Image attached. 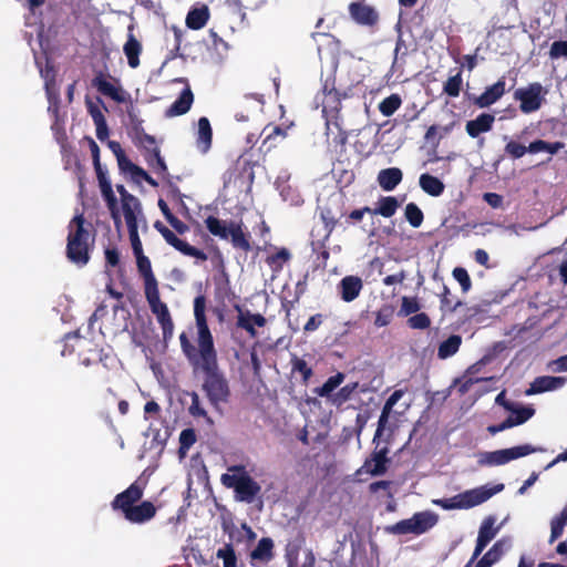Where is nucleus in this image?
<instances>
[{
  "instance_id": "25",
  "label": "nucleus",
  "mask_w": 567,
  "mask_h": 567,
  "mask_svg": "<svg viewBox=\"0 0 567 567\" xmlns=\"http://www.w3.org/2000/svg\"><path fill=\"white\" fill-rule=\"evenodd\" d=\"M495 122V116L489 113H481L475 120L466 122L465 130L472 138L478 137L482 133L489 132Z\"/></svg>"
},
{
  "instance_id": "59",
  "label": "nucleus",
  "mask_w": 567,
  "mask_h": 567,
  "mask_svg": "<svg viewBox=\"0 0 567 567\" xmlns=\"http://www.w3.org/2000/svg\"><path fill=\"white\" fill-rule=\"evenodd\" d=\"M453 277L462 287L463 292H467L472 287V280L465 268L456 267L453 270Z\"/></svg>"
},
{
  "instance_id": "20",
  "label": "nucleus",
  "mask_w": 567,
  "mask_h": 567,
  "mask_svg": "<svg viewBox=\"0 0 567 567\" xmlns=\"http://www.w3.org/2000/svg\"><path fill=\"white\" fill-rule=\"evenodd\" d=\"M134 256L136 258L138 274L144 280V293L158 289V282L152 270L148 257H146L144 252H140Z\"/></svg>"
},
{
  "instance_id": "41",
  "label": "nucleus",
  "mask_w": 567,
  "mask_h": 567,
  "mask_svg": "<svg viewBox=\"0 0 567 567\" xmlns=\"http://www.w3.org/2000/svg\"><path fill=\"white\" fill-rule=\"evenodd\" d=\"M291 373H299L301 375V381L305 385L309 383V380L313 375L312 368L308 365L306 360L302 358H299L298 355L293 354L291 360Z\"/></svg>"
},
{
  "instance_id": "43",
  "label": "nucleus",
  "mask_w": 567,
  "mask_h": 567,
  "mask_svg": "<svg viewBox=\"0 0 567 567\" xmlns=\"http://www.w3.org/2000/svg\"><path fill=\"white\" fill-rule=\"evenodd\" d=\"M358 382H351L346 384L331 396V403L334 406L340 408L342 404H344L347 401L351 399L352 394L358 390Z\"/></svg>"
},
{
  "instance_id": "12",
  "label": "nucleus",
  "mask_w": 567,
  "mask_h": 567,
  "mask_svg": "<svg viewBox=\"0 0 567 567\" xmlns=\"http://www.w3.org/2000/svg\"><path fill=\"white\" fill-rule=\"evenodd\" d=\"M389 452L390 451L388 446L379 447V443H377L375 449L371 455L365 458L358 473H367L371 476H380L385 474L391 462L390 457L388 456Z\"/></svg>"
},
{
  "instance_id": "50",
  "label": "nucleus",
  "mask_w": 567,
  "mask_h": 567,
  "mask_svg": "<svg viewBox=\"0 0 567 567\" xmlns=\"http://www.w3.org/2000/svg\"><path fill=\"white\" fill-rule=\"evenodd\" d=\"M216 557L223 559V567H237V557L234 546L228 543L224 547L219 548L216 553Z\"/></svg>"
},
{
  "instance_id": "1",
  "label": "nucleus",
  "mask_w": 567,
  "mask_h": 567,
  "mask_svg": "<svg viewBox=\"0 0 567 567\" xmlns=\"http://www.w3.org/2000/svg\"><path fill=\"white\" fill-rule=\"evenodd\" d=\"M206 297L198 295L194 299V317L197 328V347L188 334H179L181 349L194 370L203 372L202 390L210 405L219 411L223 404L228 403L231 392L229 381L218 365L217 351L214 337L206 318Z\"/></svg>"
},
{
  "instance_id": "61",
  "label": "nucleus",
  "mask_w": 567,
  "mask_h": 567,
  "mask_svg": "<svg viewBox=\"0 0 567 567\" xmlns=\"http://www.w3.org/2000/svg\"><path fill=\"white\" fill-rule=\"evenodd\" d=\"M421 306L416 298L412 297H403L401 305V312L405 316L411 313H416L420 310Z\"/></svg>"
},
{
  "instance_id": "36",
  "label": "nucleus",
  "mask_w": 567,
  "mask_h": 567,
  "mask_svg": "<svg viewBox=\"0 0 567 567\" xmlns=\"http://www.w3.org/2000/svg\"><path fill=\"white\" fill-rule=\"evenodd\" d=\"M209 19V10L207 6L193 8L186 17V25L193 30H199L205 27Z\"/></svg>"
},
{
  "instance_id": "51",
  "label": "nucleus",
  "mask_w": 567,
  "mask_h": 567,
  "mask_svg": "<svg viewBox=\"0 0 567 567\" xmlns=\"http://www.w3.org/2000/svg\"><path fill=\"white\" fill-rule=\"evenodd\" d=\"M116 190L121 196L122 210L130 209V208H134V209L140 208V205H141L140 199L137 197H135L134 195H132L131 193H128L127 189L124 187V185L117 184Z\"/></svg>"
},
{
  "instance_id": "7",
  "label": "nucleus",
  "mask_w": 567,
  "mask_h": 567,
  "mask_svg": "<svg viewBox=\"0 0 567 567\" xmlns=\"http://www.w3.org/2000/svg\"><path fill=\"white\" fill-rule=\"evenodd\" d=\"M547 91L539 82L529 83L526 87L516 89L514 100L519 101V110L524 114L538 111L545 102Z\"/></svg>"
},
{
  "instance_id": "33",
  "label": "nucleus",
  "mask_w": 567,
  "mask_h": 567,
  "mask_svg": "<svg viewBox=\"0 0 567 567\" xmlns=\"http://www.w3.org/2000/svg\"><path fill=\"white\" fill-rule=\"evenodd\" d=\"M101 194L103 199L106 203L107 209L110 212V215L113 219L114 226L116 229H120L122 227V218L120 208L117 205V198L113 192L112 186L101 188Z\"/></svg>"
},
{
  "instance_id": "29",
  "label": "nucleus",
  "mask_w": 567,
  "mask_h": 567,
  "mask_svg": "<svg viewBox=\"0 0 567 567\" xmlns=\"http://www.w3.org/2000/svg\"><path fill=\"white\" fill-rule=\"evenodd\" d=\"M403 178V173L398 167H390L381 169L378 174V183L380 187L385 192L393 190Z\"/></svg>"
},
{
  "instance_id": "44",
  "label": "nucleus",
  "mask_w": 567,
  "mask_h": 567,
  "mask_svg": "<svg viewBox=\"0 0 567 567\" xmlns=\"http://www.w3.org/2000/svg\"><path fill=\"white\" fill-rule=\"evenodd\" d=\"M567 523V506L560 512V514L554 517L550 522V537L549 543L553 544L564 533V527Z\"/></svg>"
},
{
  "instance_id": "31",
  "label": "nucleus",
  "mask_w": 567,
  "mask_h": 567,
  "mask_svg": "<svg viewBox=\"0 0 567 567\" xmlns=\"http://www.w3.org/2000/svg\"><path fill=\"white\" fill-rule=\"evenodd\" d=\"M419 185L424 193L433 197L441 196L445 189L444 183L429 173L421 174Z\"/></svg>"
},
{
  "instance_id": "57",
  "label": "nucleus",
  "mask_w": 567,
  "mask_h": 567,
  "mask_svg": "<svg viewBox=\"0 0 567 567\" xmlns=\"http://www.w3.org/2000/svg\"><path fill=\"white\" fill-rule=\"evenodd\" d=\"M188 395L192 399V404L188 408L189 414L194 417H207L208 419L206 410L200 404L199 395L197 394V392L192 391L188 393Z\"/></svg>"
},
{
  "instance_id": "27",
  "label": "nucleus",
  "mask_w": 567,
  "mask_h": 567,
  "mask_svg": "<svg viewBox=\"0 0 567 567\" xmlns=\"http://www.w3.org/2000/svg\"><path fill=\"white\" fill-rule=\"evenodd\" d=\"M193 102L194 94L187 86L181 92L178 99L168 109H166L165 116L175 117L187 113L192 107Z\"/></svg>"
},
{
  "instance_id": "17",
  "label": "nucleus",
  "mask_w": 567,
  "mask_h": 567,
  "mask_svg": "<svg viewBox=\"0 0 567 567\" xmlns=\"http://www.w3.org/2000/svg\"><path fill=\"white\" fill-rule=\"evenodd\" d=\"M506 81L502 76L493 85L487 86L485 91L474 99V104L481 109H485L496 103L506 93Z\"/></svg>"
},
{
  "instance_id": "28",
  "label": "nucleus",
  "mask_w": 567,
  "mask_h": 567,
  "mask_svg": "<svg viewBox=\"0 0 567 567\" xmlns=\"http://www.w3.org/2000/svg\"><path fill=\"white\" fill-rule=\"evenodd\" d=\"M213 141V130L210 122L207 117L202 116L198 120V131H197V137H196V146L198 151L203 154H206L210 146Z\"/></svg>"
},
{
  "instance_id": "30",
  "label": "nucleus",
  "mask_w": 567,
  "mask_h": 567,
  "mask_svg": "<svg viewBox=\"0 0 567 567\" xmlns=\"http://www.w3.org/2000/svg\"><path fill=\"white\" fill-rule=\"evenodd\" d=\"M274 547L275 544L270 537H262L250 553L251 560L269 563L275 557Z\"/></svg>"
},
{
  "instance_id": "62",
  "label": "nucleus",
  "mask_w": 567,
  "mask_h": 567,
  "mask_svg": "<svg viewBox=\"0 0 567 567\" xmlns=\"http://www.w3.org/2000/svg\"><path fill=\"white\" fill-rule=\"evenodd\" d=\"M196 442L194 429H185L181 432L179 444L182 450H188Z\"/></svg>"
},
{
  "instance_id": "34",
  "label": "nucleus",
  "mask_w": 567,
  "mask_h": 567,
  "mask_svg": "<svg viewBox=\"0 0 567 567\" xmlns=\"http://www.w3.org/2000/svg\"><path fill=\"white\" fill-rule=\"evenodd\" d=\"M90 151L93 159L94 169L99 181L100 189L105 186H112L110 178L107 177L106 171L102 167L100 162V147L94 140L90 138Z\"/></svg>"
},
{
  "instance_id": "47",
  "label": "nucleus",
  "mask_w": 567,
  "mask_h": 567,
  "mask_svg": "<svg viewBox=\"0 0 567 567\" xmlns=\"http://www.w3.org/2000/svg\"><path fill=\"white\" fill-rule=\"evenodd\" d=\"M402 104V100L398 94H391L390 96L383 99L379 104V111L384 116L393 115Z\"/></svg>"
},
{
  "instance_id": "11",
  "label": "nucleus",
  "mask_w": 567,
  "mask_h": 567,
  "mask_svg": "<svg viewBox=\"0 0 567 567\" xmlns=\"http://www.w3.org/2000/svg\"><path fill=\"white\" fill-rule=\"evenodd\" d=\"M144 494V486L138 481L132 483L125 491L118 493L111 502V507L115 512H121L123 516L137 504Z\"/></svg>"
},
{
  "instance_id": "39",
  "label": "nucleus",
  "mask_w": 567,
  "mask_h": 567,
  "mask_svg": "<svg viewBox=\"0 0 567 567\" xmlns=\"http://www.w3.org/2000/svg\"><path fill=\"white\" fill-rule=\"evenodd\" d=\"M346 379L344 373L337 372L334 375L328 378V380L319 388L315 389V393L320 398H330L333 395L332 392L339 388Z\"/></svg>"
},
{
  "instance_id": "15",
  "label": "nucleus",
  "mask_w": 567,
  "mask_h": 567,
  "mask_svg": "<svg viewBox=\"0 0 567 567\" xmlns=\"http://www.w3.org/2000/svg\"><path fill=\"white\" fill-rule=\"evenodd\" d=\"M496 518L492 515L485 517L480 526L473 559H477L486 546L495 538L499 526H495Z\"/></svg>"
},
{
  "instance_id": "16",
  "label": "nucleus",
  "mask_w": 567,
  "mask_h": 567,
  "mask_svg": "<svg viewBox=\"0 0 567 567\" xmlns=\"http://www.w3.org/2000/svg\"><path fill=\"white\" fill-rule=\"evenodd\" d=\"M109 79L117 82L112 76H105L102 72H99L92 80V86L95 87L101 94L112 99L117 103H123L126 100V93L120 86H116Z\"/></svg>"
},
{
  "instance_id": "55",
  "label": "nucleus",
  "mask_w": 567,
  "mask_h": 567,
  "mask_svg": "<svg viewBox=\"0 0 567 567\" xmlns=\"http://www.w3.org/2000/svg\"><path fill=\"white\" fill-rule=\"evenodd\" d=\"M452 127H453V123L442 127L441 130H442L443 134L437 136L439 126L431 125L427 128V131L425 132L424 140L426 143L437 145L440 143V141L442 140L443 135H447L452 131Z\"/></svg>"
},
{
  "instance_id": "45",
  "label": "nucleus",
  "mask_w": 567,
  "mask_h": 567,
  "mask_svg": "<svg viewBox=\"0 0 567 567\" xmlns=\"http://www.w3.org/2000/svg\"><path fill=\"white\" fill-rule=\"evenodd\" d=\"M462 85H463V78H462V70L460 69L455 75H451L444 82L443 92L451 97H457L462 90Z\"/></svg>"
},
{
  "instance_id": "2",
  "label": "nucleus",
  "mask_w": 567,
  "mask_h": 567,
  "mask_svg": "<svg viewBox=\"0 0 567 567\" xmlns=\"http://www.w3.org/2000/svg\"><path fill=\"white\" fill-rule=\"evenodd\" d=\"M83 214L75 215L69 224L66 238V258L80 267L90 261V251L94 245V237L85 227Z\"/></svg>"
},
{
  "instance_id": "14",
  "label": "nucleus",
  "mask_w": 567,
  "mask_h": 567,
  "mask_svg": "<svg viewBox=\"0 0 567 567\" xmlns=\"http://www.w3.org/2000/svg\"><path fill=\"white\" fill-rule=\"evenodd\" d=\"M348 10L351 19L360 25L373 27L379 21L378 11L374 7L368 4L365 0L351 2Z\"/></svg>"
},
{
  "instance_id": "60",
  "label": "nucleus",
  "mask_w": 567,
  "mask_h": 567,
  "mask_svg": "<svg viewBox=\"0 0 567 567\" xmlns=\"http://www.w3.org/2000/svg\"><path fill=\"white\" fill-rule=\"evenodd\" d=\"M134 143L143 153L158 147L155 137L147 133H143L141 136L134 138Z\"/></svg>"
},
{
  "instance_id": "37",
  "label": "nucleus",
  "mask_w": 567,
  "mask_h": 567,
  "mask_svg": "<svg viewBox=\"0 0 567 567\" xmlns=\"http://www.w3.org/2000/svg\"><path fill=\"white\" fill-rule=\"evenodd\" d=\"M123 50L127 58L128 65L132 69L137 68L140 65V54L142 52L140 41L133 34H130Z\"/></svg>"
},
{
  "instance_id": "52",
  "label": "nucleus",
  "mask_w": 567,
  "mask_h": 567,
  "mask_svg": "<svg viewBox=\"0 0 567 567\" xmlns=\"http://www.w3.org/2000/svg\"><path fill=\"white\" fill-rule=\"evenodd\" d=\"M514 416V420L518 425L524 424L527 422L533 415L535 414V409L532 406H519L514 403V406L512 410H508Z\"/></svg>"
},
{
  "instance_id": "23",
  "label": "nucleus",
  "mask_w": 567,
  "mask_h": 567,
  "mask_svg": "<svg viewBox=\"0 0 567 567\" xmlns=\"http://www.w3.org/2000/svg\"><path fill=\"white\" fill-rule=\"evenodd\" d=\"M363 288V282L358 276H346L339 282V291L344 302L357 299Z\"/></svg>"
},
{
  "instance_id": "8",
  "label": "nucleus",
  "mask_w": 567,
  "mask_h": 567,
  "mask_svg": "<svg viewBox=\"0 0 567 567\" xmlns=\"http://www.w3.org/2000/svg\"><path fill=\"white\" fill-rule=\"evenodd\" d=\"M539 450L540 449H537L530 444H523V445H517V446H513L509 449H503V450H497V451H493V452H485L482 454V457L478 461V463L481 465H486V466H499V465H504L513 460L527 456V455L535 453Z\"/></svg>"
},
{
  "instance_id": "24",
  "label": "nucleus",
  "mask_w": 567,
  "mask_h": 567,
  "mask_svg": "<svg viewBox=\"0 0 567 567\" xmlns=\"http://www.w3.org/2000/svg\"><path fill=\"white\" fill-rule=\"evenodd\" d=\"M511 547V539L503 537L494 543V545L477 561L480 567H492L496 564Z\"/></svg>"
},
{
  "instance_id": "48",
  "label": "nucleus",
  "mask_w": 567,
  "mask_h": 567,
  "mask_svg": "<svg viewBox=\"0 0 567 567\" xmlns=\"http://www.w3.org/2000/svg\"><path fill=\"white\" fill-rule=\"evenodd\" d=\"M404 215L410 225L417 228L424 220V215L421 208L415 203H409L405 206Z\"/></svg>"
},
{
  "instance_id": "5",
  "label": "nucleus",
  "mask_w": 567,
  "mask_h": 567,
  "mask_svg": "<svg viewBox=\"0 0 567 567\" xmlns=\"http://www.w3.org/2000/svg\"><path fill=\"white\" fill-rule=\"evenodd\" d=\"M503 484H497L491 488L481 486L465 491L450 498L436 499L434 504L443 509H467L485 503L492 496L503 491Z\"/></svg>"
},
{
  "instance_id": "32",
  "label": "nucleus",
  "mask_w": 567,
  "mask_h": 567,
  "mask_svg": "<svg viewBox=\"0 0 567 567\" xmlns=\"http://www.w3.org/2000/svg\"><path fill=\"white\" fill-rule=\"evenodd\" d=\"M143 156H144V159L147 163L148 167L154 173H156L157 175H159L162 177L168 176V168H167V165H166L164 158L161 156L159 147L144 152Z\"/></svg>"
},
{
  "instance_id": "58",
  "label": "nucleus",
  "mask_w": 567,
  "mask_h": 567,
  "mask_svg": "<svg viewBox=\"0 0 567 567\" xmlns=\"http://www.w3.org/2000/svg\"><path fill=\"white\" fill-rule=\"evenodd\" d=\"M408 324L412 329L424 330L431 326L430 317L425 312L415 313L408 319Z\"/></svg>"
},
{
  "instance_id": "54",
  "label": "nucleus",
  "mask_w": 567,
  "mask_h": 567,
  "mask_svg": "<svg viewBox=\"0 0 567 567\" xmlns=\"http://www.w3.org/2000/svg\"><path fill=\"white\" fill-rule=\"evenodd\" d=\"M41 76L45 81V90L49 99H51L53 94V89L55 86V70L52 64L47 62L45 68L40 70Z\"/></svg>"
},
{
  "instance_id": "4",
  "label": "nucleus",
  "mask_w": 567,
  "mask_h": 567,
  "mask_svg": "<svg viewBox=\"0 0 567 567\" xmlns=\"http://www.w3.org/2000/svg\"><path fill=\"white\" fill-rule=\"evenodd\" d=\"M205 225L208 231L221 239H228L230 237L231 245L236 249H240L244 252H249L252 247L250 244V235L243 230V224L230 220L228 224L215 216H208L205 219Z\"/></svg>"
},
{
  "instance_id": "63",
  "label": "nucleus",
  "mask_w": 567,
  "mask_h": 567,
  "mask_svg": "<svg viewBox=\"0 0 567 567\" xmlns=\"http://www.w3.org/2000/svg\"><path fill=\"white\" fill-rule=\"evenodd\" d=\"M518 424L516 423V421L514 420V416L513 415H509L508 417H506L503 422L498 423V424H493V425H489L487 427V431L492 434V435H495L499 432H503L507 429H511V427H514V426H517Z\"/></svg>"
},
{
  "instance_id": "53",
  "label": "nucleus",
  "mask_w": 567,
  "mask_h": 567,
  "mask_svg": "<svg viewBox=\"0 0 567 567\" xmlns=\"http://www.w3.org/2000/svg\"><path fill=\"white\" fill-rule=\"evenodd\" d=\"M118 169L124 174H130L132 179H136V176L141 172L142 167L134 164L127 156L124 154L117 159Z\"/></svg>"
},
{
  "instance_id": "35",
  "label": "nucleus",
  "mask_w": 567,
  "mask_h": 567,
  "mask_svg": "<svg viewBox=\"0 0 567 567\" xmlns=\"http://www.w3.org/2000/svg\"><path fill=\"white\" fill-rule=\"evenodd\" d=\"M90 151L93 159L94 169L99 181L100 189L105 186H112L110 178L107 177L106 171L102 167L100 162V147L94 140L90 138Z\"/></svg>"
},
{
  "instance_id": "64",
  "label": "nucleus",
  "mask_w": 567,
  "mask_h": 567,
  "mask_svg": "<svg viewBox=\"0 0 567 567\" xmlns=\"http://www.w3.org/2000/svg\"><path fill=\"white\" fill-rule=\"evenodd\" d=\"M550 59L567 58V41H555L549 50Z\"/></svg>"
},
{
  "instance_id": "9",
  "label": "nucleus",
  "mask_w": 567,
  "mask_h": 567,
  "mask_svg": "<svg viewBox=\"0 0 567 567\" xmlns=\"http://www.w3.org/2000/svg\"><path fill=\"white\" fill-rule=\"evenodd\" d=\"M151 311L155 315L163 332L164 342L169 341L174 333V322L166 303L161 301L159 290H153L145 293Z\"/></svg>"
},
{
  "instance_id": "19",
  "label": "nucleus",
  "mask_w": 567,
  "mask_h": 567,
  "mask_svg": "<svg viewBox=\"0 0 567 567\" xmlns=\"http://www.w3.org/2000/svg\"><path fill=\"white\" fill-rule=\"evenodd\" d=\"M156 506L150 501H143L135 504L125 515L124 518L132 524H144L155 517Z\"/></svg>"
},
{
  "instance_id": "49",
  "label": "nucleus",
  "mask_w": 567,
  "mask_h": 567,
  "mask_svg": "<svg viewBox=\"0 0 567 567\" xmlns=\"http://www.w3.org/2000/svg\"><path fill=\"white\" fill-rule=\"evenodd\" d=\"M123 215L127 226L128 235L138 234V216L143 217L142 205H140V208L137 209L130 208L123 210Z\"/></svg>"
},
{
  "instance_id": "13",
  "label": "nucleus",
  "mask_w": 567,
  "mask_h": 567,
  "mask_svg": "<svg viewBox=\"0 0 567 567\" xmlns=\"http://www.w3.org/2000/svg\"><path fill=\"white\" fill-rule=\"evenodd\" d=\"M290 127L291 125L286 127L272 124L266 125L260 133L262 141L259 146V151L262 154H267L277 148L287 138Z\"/></svg>"
},
{
  "instance_id": "38",
  "label": "nucleus",
  "mask_w": 567,
  "mask_h": 567,
  "mask_svg": "<svg viewBox=\"0 0 567 567\" xmlns=\"http://www.w3.org/2000/svg\"><path fill=\"white\" fill-rule=\"evenodd\" d=\"M400 204L396 197L384 196L379 199V206L377 208H371V214L390 218L395 214Z\"/></svg>"
},
{
  "instance_id": "22",
  "label": "nucleus",
  "mask_w": 567,
  "mask_h": 567,
  "mask_svg": "<svg viewBox=\"0 0 567 567\" xmlns=\"http://www.w3.org/2000/svg\"><path fill=\"white\" fill-rule=\"evenodd\" d=\"M566 383V379L563 377H537L532 383L529 389L526 390V395H533L547 391H553L561 388Z\"/></svg>"
},
{
  "instance_id": "26",
  "label": "nucleus",
  "mask_w": 567,
  "mask_h": 567,
  "mask_svg": "<svg viewBox=\"0 0 567 567\" xmlns=\"http://www.w3.org/2000/svg\"><path fill=\"white\" fill-rule=\"evenodd\" d=\"M404 394H405V390H403V389L395 390L385 401V403L382 408V411H381V415L378 421V427H377V431H375V434L373 437V443H375L377 440L381 436V434L388 423V420L392 412L393 406L400 401V399Z\"/></svg>"
},
{
  "instance_id": "42",
  "label": "nucleus",
  "mask_w": 567,
  "mask_h": 567,
  "mask_svg": "<svg viewBox=\"0 0 567 567\" xmlns=\"http://www.w3.org/2000/svg\"><path fill=\"white\" fill-rule=\"evenodd\" d=\"M290 258V251L287 248L282 247L276 254L269 255L266 258V262L274 271H281L284 268V264L288 262Z\"/></svg>"
},
{
  "instance_id": "40",
  "label": "nucleus",
  "mask_w": 567,
  "mask_h": 567,
  "mask_svg": "<svg viewBox=\"0 0 567 567\" xmlns=\"http://www.w3.org/2000/svg\"><path fill=\"white\" fill-rule=\"evenodd\" d=\"M462 344V338L458 334H452L446 340L440 343L437 349V357L440 359H447L454 355Z\"/></svg>"
},
{
  "instance_id": "3",
  "label": "nucleus",
  "mask_w": 567,
  "mask_h": 567,
  "mask_svg": "<svg viewBox=\"0 0 567 567\" xmlns=\"http://www.w3.org/2000/svg\"><path fill=\"white\" fill-rule=\"evenodd\" d=\"M230 472L239 474L225 473L221 475V484L227 488H233L235 498L239 502L250 504L255 501L261 491V486L245 471L241 465H235L229 468Z\"/></svg>"
},
{
  "instance_id": "18",
  "label": "nucleus",
  "mask_w": 567,
  "mask_h": 567,
  "mask_svg": "<svg viewBox=\"0 0 567 567\" xmlns=\"http://www.w3.org/2000/svg\"><path fill=\"white\" fill-rule=\"evenodd\" d=\"M235 309L239 312L237 317V327L244 329L250 337H256L255 326L264 327L266 318L260 313H251L249 310L243 311L239 305H235Z\"/></svg>"
},
{
  "instance_id": "21",
  "label": "nucleus",
  "mask_w": 567,
  "mask_h": 567,
  "mask_svg": "<svg viewBox=\"0 0 567 567\" xmlns=\"http://www.w3.org/2000/svg\"><path fill=\"white\" fill-rule=\"evenodd\" d=\"M339 105H340V94L337 90L331 89L327 93V101H326V104L323 105V110H322V113L326 116L327 130H330V126L332 124L340 130V126L338 123Z\"/></svg>"
},
{
  "instance_id": "56",
  "label": "nucleus",
  "mask_w": 567,
  "mask_h": 567,
  "mask_svg": "<svg viewBox=\"0 0 567 567\" xmlns=\"http://www.w3.org/2000/svg\"><path fill=\"white\" fill-rule=\"evenodd\" d=\"M505 154L512 159H518L527 153V147L516 141L511 140L504 147Z\"/></svg>"
},
{
  "instance_id": "10",
  "label": "nucleus",
  "mask_w": 567,
  "mask_h": 567,
  "mask_svg": "<svg viewBox=\"0 0 567 567\" xmlns=\"http://www.w3.org/2000/svg\"><path fill=\"white\" fill-rule=\"evenodd\" d=\"M154 228L163 236V238L165 239V241L168 245L174 247L176 250H178L183 255L188 256V257L197 258V259H199L202 261H205L207 259V255L203 250H200V249L189 245L188 243L179 239L174 234V231H172L169 228H167L162 221L156 220L154 223Z\"/></svg>"
},
{
  "instance_id": "6",
  "label": "nucleus",
  "mask_w": 567,
  "mask_h": 567,
  "mask_svg": "<svg viewBox=\"0 0 567 567\" xmlns=\"http://www.w3.org/2000/svg\"><path fill=\"white\" fill-rule=\"evenodd\" d=\"M437 523V515L432 512H419L411 518L402 519L384 529L392 535L414 534L421 535L430 530Z\"/></svg>"
},
{
  "instance_id": "46",
  "label": "nucleus",
  "mask_w": 567,
  "mask_h": 567,
  "mask_svg": "<svg viewBox=\"0 0 567 567\" xmlns=\"http://www.w3.org/2000/svg\"><path fill=\"white\" fill-rule=\"evenodd\" d=\"M439 297L441 303L440 308L442 311L454 312L463 305L461 300H456L455 302H453L452 293L446 285H443L442 291L439 293Z\"/></svg>"
}]
</instances>
